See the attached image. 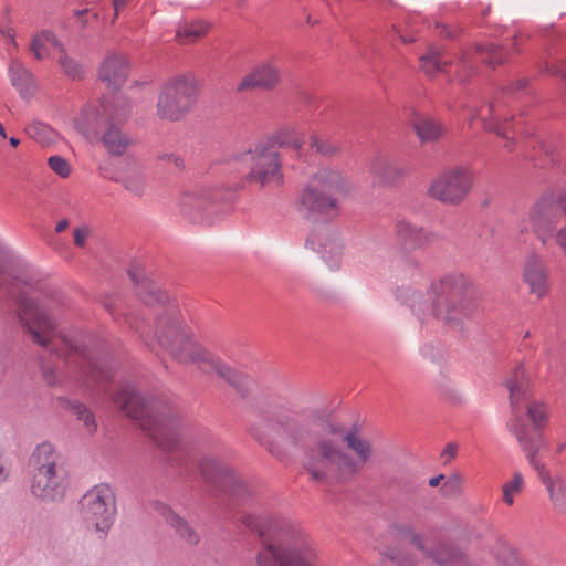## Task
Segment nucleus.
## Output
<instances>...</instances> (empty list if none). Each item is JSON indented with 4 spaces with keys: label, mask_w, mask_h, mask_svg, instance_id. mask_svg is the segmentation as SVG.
<instances>
[{
    "label": "nucleus",
    "mask_w": 566,
    "mask_h": 566,
    "mask_svg": "<svg viewBox=\"0 0 566 566\" xmlns=\"http://www.w3.org/2000/svg\"><path fill=\"white\" fill-rule=\"evenodd\" d=\"M396 298L411 308V311L423 321V314L427 308V302L423 300L422 293L411 286H400L395 292Z\"/></svg>",
    "instance_id": "nucleus-29"
},
{
    "label": "nucleus",
    "mask_w": 566,
    "mask_h": 566,
    "mask_svg": "<svg viewBox=\"0 0 566 566\" xmlns=\"http://www.w3.org/2000/svg\"><path fill=\"white\" fill-rule=\"evenodd\" d=\"M459 446L455 442L448 443L441 451V457L447 459H453L458 455Z\"/></svg>",
    "instance_id": "nucleus-51"
},
{
    "label": "nucleus",
    "mask_w": 566,
    "mask_h": 566,
    "mask_svg": "<svg viewBox=\"0 0 566 566\" xmlns=\"http://www.w3.org/2000/svg\"><path fill=\"white\" fill-rule=\"evenodd\" d=\"M48 165L61 178H66L71 174V166L62 156L55 155L49 157Z\"/></svg>",
    "instance_id": "nucleus-44"
},
{
    "label": "nucleus",
    "mask_w": 566,
    "mask_h": 566,
    "mask_svg": "<svg viewBox=\"0 0 566 566\" xmlns=\"http://www.w3.org/2000/svg\"><path fill=\"white\" fill-rule=\"evenodd\" d=\"M207 30L208 25L203 21L185 23L177 29L176 38L180 43H191L203 36Z\"/></svg>",
    "instance_id": "nucleus-35"
},
{
    "label": "nucleus",
    "mask_w": 566,
    "mask_h": 566,
    "mask_svg": "<svg viewBox=\"0 0 566 566\" xmlns=\"http://www.w3.org/2000/svg\"><path fill=\"white\" fill-rule=\"evenodd\" d=\"M49 48H57L60 51H63V44L52 31L48 30L33 36L30 44V50L38 60H42L46 56Z\"/></svg>",
    "instance_id": "nucleus-33"
},
{
    "label": "nucleus",
    "mask_w": 566,
    "mask_h": 566,
    "mask_svg": "<svg viewBox=\"0 0 566 566\" xmlns=\"http://www.w3.org/2000/svg\"><path fill=\"white\" fill-rule=\"evenodd\" d=\"M546 71L554 75L566 77V73L564 71H560L558 67H555V66H552L549 69L547 67Z\"/></svg>",
    "instance_id": "nucleus-60"
},
{
    "label": "nucleus",
    "mask_w": 566,
    "mask_h": 566,
    "mask_svg": "<svg viewBox=\"0 0 566 566\" xmlns=\"http://www.w3.org/2000/svg\"><path fill=\"white\" fill-rule=\"evenodd\" d=\"M25 134L41 145H48L55 138L54 130L42 122H31L24 128Z\"/></svg>",
    "instance_id": "nucleus-36"
},
{
    "label": "nucleus",
    "mask_w": 566,
    "mask_h": 566,
    "mask_svg": "<svg viewBox=\"0 0 566 566\" xmlns=\"http://www.w3.org/2000/svg\"><path fill=\"white\" fill-rule=\"evenodd\" d=\"M0 289L15 297L19 322L32 340L49 348L56 357H70L80 368V380L91 388L105 389L114 376L109 360L94 355L82 339L69 338L56 333L57 323L50 314L51 307L33 293H42V283L31 266L0 240Z\"/></svg>",
    "instance_id": "nucleus-1"
},
{
    "label": "nucleus",
    "mask_w": 566,
    "mask_h": 566,
    "mask_svg": "<svg viewBox=\"0 0 566 566\" xmlns=\"http://www.w3.org/2000/svg\"><path fill=\"white\" fill-rule=\"evenodd\" d=\"M9 143L12 147H17L20 144V140L17 137H10Z\"/></svg>",
    "instance_id": "nucleus-64"
},
{
    "label": "nucleus",
    "mask_w": 566,
    "mask_h": 566,
    "mask_svg": "<svg viewBox=\"0 0 566 566\" xmlns=\"http://www.w3.org/2000/svg\"><path fill=\"white\" fill-rule=\"evenodd\" d=\"M506 388L510 392V402L513 411V418L509 422V430L517 439L525 457L533 459L543 446V439L539 433L530 431L520 415L522 402L528 400V380L523 366H518L506 380Z\"/></svg>",
    "instance_id": "nucleus-10"
},
{
    "label": "nucleus",
    "mask_w": 566,
    "mask_h": 566,
    "mask_svg": "<svg viewBox=\"0 0 566 566\" xmlns=\"http://www.w3.org/2000/svg\"><path fill=\"white\" fill-rule=\"evenodd\" d=\"M1 33L8 39V41L14 43V34L11 28L4 27L1 29Z\"/></svg>",
    "instance_id": "nucleus-57"
},
{
    "label": "nucleus",
    "mask_w": 566,
    "mask_h": 566,
    "mask_svg": "<svg viewBox=\"0 0 566 566\" xmlns=\"http://www.w3.org/2000/svg\"><path fill=\"white\" fill-rule=\"evenodd\" d=\"M472 70V64L467 56H462L460 61L457 62V73L455 77L459 82H464L468 80Z\"/></svg>",
    "instance_id": "nucleus-48"
},
{
    "label": "nucleus",
    "mask_w": 566,
    "mask_h": 566,
    "mask_svg": "<svg viewBox=\"0 0 566 566\" xmlns=\"http://www.w3.org/2000/svg\"><path fill=\"white\" fill-rule=\"evenodd\" d=\"M368 170L379 182L395 184L408 174L409 168L378 154L370 160Z\"/></svg>",
    "instance_id": "nucleus-24"
},
{
    "label": "nucleus",
    "mask_w": 566,
    "mask_h": 566,
    "mask_svg": "<svg viewBox=\"0 0 566 566\" xmlns=\"http://www.w3.org/2000/svg\"><path fill=\"white\" fill-rule=\"evenodd\" d=\"M431 314L439 321L458 326L479 312V304L469 277L460 272L443 275L428 290Z\"/></svg>",
    "instance_id": "nucleus-7"
},
{
    "label": "nucleus",
    "mask_w": 566,
    "mask_h": 566,
    "mask_svg": "<svg viewBox=\"0 0 566 566\" xmlns=\"http://www.w3.org/2000/svg\"><path fill=\"white\" fill-rule=\"evenodd\" d=\"M318 252L322 259L331 270H338L343 259V245L338 238L329 237L324 243L319 244Z\"/></svg>",
    "instance_id": "nucleus-31"
},
{
    "label": "nucleus",
    "mask_w": 566,
    "mask_h": 566,
    "mask_svg": "<svg viewBox=\"0 0 566 566\" xmlns=\"http://www.w3.org/2000/svg\"><path fill=\"white\" fill-rule=\"evenodd\" d=\"M212 202L209 189L186 191L179 198L180 213L192 222H201L203 212Z\"/></svg>",
    "instance_id": "nucleus-23"
},
{
    "label": "nucleus",
    "mask_w": 566,
    "mask_h": 566,
    "mask_svg": "<svg viewBox=\"0 0 566 566\" xmlns=\"http://www.w3.org/2000/svg\"><path fill=\"white\" fill-rule=\"evenodd\" d=\"M527 83L526 78H518L515 83L499 92L486 106L490 118H486L482 111L475 115L483 120L485 129L492 130L496 135L507 138V125L506 123H501V117L503 116L502 109L509 104V101L521 96V93L526 90Z\"/></svg>",
    "instance_id": "nucleus-18"
},
{
    "label": "nucleus",
    "mask_w": 566,
    "mask_h": 566,
    "mask_svg": "<svg viewBox=\"0 0 566 566\" xmlns=\"http://www.w3.org/2000/svg\"><path fill=\"white\" fill-rule=\"evenodd\" d=\"M421 354L431 360H434L437 357L433 354V346L431 344H426L421 347Z\"/></svg>",
    "instance_id": "nucleus-55"
},
{
    "label": "nucleus",
    "mask_w": 566,
    "mask_h": 566,
    "mask_svg": "<svg viewBox=\"0 0 566 566\" xmlns=\"http://www.w3.org/2000/svg\"><path fill=\"white\" fill-rule=\"evenodd\" d=\"M526 410L534 429L539 430L547 423V408L543 402H530Z\"/></svg>",
    "instance_id": "nucleus-39"
},
{
    "label": "nucleus",
    "mask_w": 566,
    "mask_h": 566,
    "mask_svg": "<svg viewBox=\"0 0 566 566\" xmlns=\"http://www.w3.org/2000/svg\"><path fill=\"white\" fill-rule=\"evenodd\" d=\"M472 180L473 175L469 168L454 167L433 180L429 193L441 202L459 205L469 193Z\"/></svg>",
    "instance_id": "nucleus-16"
},
{
    "label": "nucleus",
    "mask_w": 566,
    "mask_h": 566,
    "mask_svg": "<svg viewBox=\"0 0 566 566\" xmlns=\"http://www.w3.org/2000/svg\"><path fill=\"white\" fill-rule=\"evenodd\" d=\"M199 471L208 484L237 501L251 495L248 484L222 462H200Z\"/></svg>",
    "instance_id": "nucleus-17"
},
{
    "label": "nucleus",
    "mask_w": 566,
    "mask_h": 566,
    "mask_svg": "<svg viewBox=\"0 0 566 566\" xmlns=\"http://www.w3.org/2000/svg\"><path fill=\"white\" fill-rule=\"evenodd\" d=\"M43 377H44L46 384L50 386L57 384V379L54 374V370L49 367H43Z\"/></svg>",
    "instance_id": "nucleus-52"
},
{
    "label": "nucleus",
    "mask_w": 566,
    "mask_h": 566,
    "mask_svg": "<svg viewBox=\"0 0 566 566\" xmlns=\"http://www.w3.org/2000/svg\"><path fill=\"white\" fill-rule=\"evenodd\" d=\"M306 244L312 245V248L316 250V242L313 234L307 239Z\"/></svg>",
    "instance_id": "nucleus-63"
},
{
    "label": "nucleus",
    "mask_w": 566,
    "mask_h": 566,
    "mask_svg": "<svg viewBox=\"0 0 566 566\" xmlns=\"http://www.w3.org/2000/svg\"><path fill=\"white\" fill-rule=\"evenodd\" d=\"M101 140L109 154L120 156L126 151L130 140L116 126L115 122L107 124V129L101 136Z\"/></svg>",
    "instance_id": "nucleus-28"
},
{
    "label": "nucleus",
    "mask_w": 566,
    "mask_h": 566,
    "mask_svg": "<svg viewBox=\"0 0 566 566\" xmlns=\"http://www.w3.org/2000/svg\"><path fill=\"white\" fill-rule=\"evenodd\" d=\"M396 234L406 249L420 248L431 241V233L424 228L402 219L396 223Z\"/></svg>",
    "instance_id": "nucleus-27"
},
{
    "label": "nucleus",
    "mask_w": 566,
    "mask_h": 566,
    "mask_svg": "<svg viewBox=\"0 0 566 566\" xmlns=\"http://www.w3.org/2000/svg\"><path fill=\"white\" fill-rule=\"evenodd\" d=\"M80 513L86 526L99 539H104L117 514L116 496L107 483H99L90 489L80 500Z\"/></svg>",
    "instance_id": "nucleus-11"
},
{
    "label": "nucleus",
    "mask_w": 566,
    "mask_h": 566,
    "mask_svg": "<svg viewBox=\"0 0 566 566\" xmlns=\"http://www.w3.org/2000/svg\"><path fill=\"white\" fill-rule=\"evenodd\" d=\"M444 478L443 474H440V475H437V476H433L429 480V485L432 486V488H436L439 485L440 481Z\"/></svg>",
    "instance_id": "nucleus-59"
},
{
    "label": "nucleus",
    "mask_w": 566,
    "mask_h": 566,
    "mask_svg": "<svg viewBox=\"0 0 566 566\" xmlns=\"http://www.w3.org/2000/svg\"><path fill=\"white\" fill-rule=\"evenodd\" d=\"M348 182L340 171L321 169L308 181L300 200V211L313 221H326L338 212L339 199L347 195Z\"/></svg>",
    "instance_id": "nucleus-8"
},
{
    "label": "nucleus",
    "mask_w": 566,
    "mask_h": 566,
    "mask_svg": "<svg viewBox=\"0 0 566 566\" xmlns=\"http://www.w3.org/2000/svg\"><path fill=\"white\" fill-rule=\"evenodd\" d=\"M128 274L136 284L138 297L144 303L149 306L163 305L161 311L157 313L158 317L153 337L144 333V318L133 314L125 316L126 323L138 333L147 347L155 349L158 346L168 352L179 363L195 364L205 373L216 371L238 391L244 392L248 390L249 378L222 363L199 343L191 329L181 321L178 306L170 302L166 292L161 291L156 282L146 276L144 270L130 269Z\"/></svg>",
    "instance_id": "nucleus-2"
},
{
    "label": "nucleus",
    "mask_w": 566,
    "mask_h": 566,
    "mask_svg": "<svg viewBox=\"0 0 566 566\" xmlns=\"http://www.w3.org/2000/svg\"><path fill=\"white\" fill-rule=\"evenodd\" d=\"M8 471L3 465L0 464V484L7 479Z\"/></svg>",
    "instance_id": "nucleus-61"
},
{
    "label": "nucleus",
    "mask_w": 566,
    "mask_h": 566,
    "mask_svg": "<svg viewBox=\"0 0 566 566\" xmlns=\"http://www.w3.org/2000/svg\"><path fill=\"white\" fill-rule=\"evenodd\" d=\"M127 2L128 0H112L115 10V15L119 13V11L126 6Z\"/></svg>",
    "instance_id": "nucleus-56"
},
{
    "label": "nucleus",
    "mask_w": 566,
    "mask_h": 566,
    "mask_svg": "<svg viewBox=\"0 0 566 566\" xmlns=\"http://www.w3.org/2000/svg\"><path fill=\"white\" fill-rule=\"evenodd\" d=\"M72 412L77 417L78 420L84 422L85 428L88 432L96 430V421L94 415L81 402L73 401L70 403Z\"/></svg>",
    "instance_id": "nucleus-41"
},
{
    "label": "nucleus",
    "mask_w": 566,
    "mask_h": 566,
    "mask_svg": "<svg viewBox=\"0 0 566 566\" xmlns=\"http://www.w3.org/2000/svg\"><path fill=\"white\" fill-rule=\"evenodd\" d=\"M279 144H280V145H289V146H291V147H293V148H295V149H301V148H302V146H303V139H302V137H300V136L297 135V136H295V137L293 138V140H291V142H287V140H280V142H279Z\"/></svg>",
    "instance_id": "nucleus-53"
},
{
    "label": "nucleus",
    "mask_w": 566,
    "mask_h": 566,
    "mask_svg": "<svg viewBox=\"0 0 566 566\" xmlns=\"http://www.w3.org/2000/svg\"><path fill=\"white\" fill-rule=\"evenodd\" d=\"M128 114L125 102L116 98L113 102L104 99L98 106L84 107L74 118L76 130L87 140L99 138L101 128L109 122H119Z\"/></svg>",
    "instance_id": "nucleus-14"
},
{
    "label": "nucleus",
    "mask_w": 566,
    "mask_h": 566,
    "mask_svg": "<svg viewBox=\"0 0 566 566\" xmlns=\"http://www.w3.org/2000/svg\"><path fill=\"white\" fill-rule=\"evenodd\" d=\"M59 64L64 74L73 80L81 78L84 74V67L74 59L70 57L65 51H60Z\"/></svg>",
    "instance_id": "nucleus-40"
},
{
    "label": "nucleus",
    "mask_w": 566,
    "mask_h": 566,
    "mask_svg": "<svg viewBox=\"0 0 566 566\" xmlns=\"http://www.w3.org/2000/svg\"><path fill=\"white\" fill-rule=\"evenodd\" d=\"M129 72V64L125 56L116 53L108 54L101 64L99 78L109 87L117 90L125 82Z\"/></svg>",
    "instance_id": "nucleus-25"
},
{
    "label": "nucleus",
    "mask_w": 566,
    "mask_h": 566,
    "mask_svg": "<svg viewBox=\"0 0 566 566\" xmlns=\"http://www.w3.org/2000/svg\"><path fill=\"white\" fill-rule=\"evenodd\" d=\"M476 52L481 55L483 62L493 67L503 63L507 57V50L493 43L478 45Z\"/></svg>",
    "instance_id": "nucleus-37"
},
{
    "label": "nucleus",
    "mask_w": 566,
    "mask_h": 566,
    "mask_svg": "<svg viewBox=\"0 0 566 566\" xmlns=\"http://www.w3.org/2000/svg\"><path fill=\"white\" fill-rule=\"evenodd\" d=\"M9 76L12 85L23 94L29 86L31 73L19 61H12L9 66Z\"/></svg>",
    "instance_id": "nucleus-38"
},
{
    "label": "nucleus",
    "mask_w": 566,
    "mask_h": 566,
    "mask_svg": "<svg viewBox=\"0 0 566 566\" xmlns=\"http://www.w3.org/2000/svg\"><path fill=\"white\" fill-rule=\"evenodd\" d=\"M123 186L135 195H140L144 191L145 181L139 172H134L119 180Z\"/></svg>",
    "instance_id": "nucleus-45"
},
{
    "label": "nucleus",
    "mask_w": 566,
    "mask_h": 566,
    "mask_svg": "<svg viewBox=\"0 0 566 566\" xmlns=\"http://www.w3.org/2000/svg\"><path fill=\"white\" fill-rule=\"evenodd\" d=\"M197 83L191 76L178 75L168 80L157 99V115L161 119L178 122L196 105Z\"/></svg>",
    "instance_id": "nucleus-12"
},
{
    "label": "nucleus",
    "mask_w": 566,
    "mask_h": 566,
    "mask_svg": "<svg viewBox=\"0 0 566 566\" xmlns=\"http://www.w3.org/2000/svg\"><path fill=\"white\" fill-rule=\"evenodd\" d=\"M344 428L317 409L298 411L287 403L259 410L252 434L264 441L269 432L282 433L286 444L311 460H345Z\"/></svg>",
    "instance_id": "nucleus-3"
},
{
    "label": "nucleus",
    "mask_w": 566,
    "mask_h": 566,
    "mask_svg": "<svg viewBox=\"0 0 566 566\" xmlns=\"http://www.w3.org/2000/svg\"><path fill=\"white\" fill-rule=\"evenodd\" d=\"M90 234V229L86 226H81L74 229L73 239L75 245L83 248L85 245L86 239Z\"/></svg>",
    "instance_id": "nucleus-49"
},
{
    "label": "nucleus",
    "mask_w": 566,
    "mask_h": 566,
    "mask_svg": "<svg viewBox=\"0 0 566 566\" xmlns=\"http://www.w3.org/2000/svg\"><path fill=\"white\" fill-rule=\"evenodd\" d=\"M114 403L138 423L154 444L165 452H193L210 457L212 439L187 441L180 412L165 400L145 397L130 384L113 396Z\"/></svg>",
    "instance_id": "nucleus-4"
},
{
    "label": "nucleus",
    "mask_w": 566,
    "mask_h": 566,
    "mask_svg": "<svg viewBox=\"0 0 566 566\" xmlns=\"http://www.w3.org/2000/svg\"><path fill=\"white\" fill-rule=\"evenodd\" d=\"M357 462H305L304 471L313 481L333 483L346 479L357 469Z\"/></svg>",
    "instance_id": "nucleus-21"
},
{
    "label": "nucleus",
    "mask_w": 566,
    "mask_h": 566,
    "mask_svg": "<svg viewBox=\"0 0 566 566\" xmlns=\"http://www.w3.org/2000/svg\"><path fill=\"white\" fill-rule=\"evenodd\" d=\"M518 36H520V34H515V35L513 36L512 48H513V51H514V52H518V51H520V49H518V42H517V41H518Z\"/></svg>",
    "instance_id": "nucleus-62"
},
{
    "label": "nucleus",
    "mask_w": 566,
    "mask_h": 566,
    "mask_svg": "<svg viewBox=\"0 0 566 566\" xmlns=\"http://www.w3.org/2000/svg\"><path fill=\"white\" fill-rule=\"evenodd\" d=\"M523 476L520 473H515L513 479L503 485V501L512 505L514 503L513 494L518 493L523 485Z\"/></svg>",
    "instance_id": "nucleus-42"
},
{
    "label": "nucleus",
    "mask_w": 566,
    "mask_h": 566,
    "mask_svg": "<svg viewBox=\"0 0 566 566\" xmlns=\"http://www.w3.org/2000/svg\"><path fill=\"white\" fill-rule=\"evenodd\" d=\"M535 470L549 494V499L559 511L566 513V482L558 473L546 468L543 462H535Z\"/></svg>",
    "instance_id": "nucleus-26"
},
{
    "label": "nucleus",
    "mask_w": 566,
    "mask_h": 566,
    "mask_svg": "<svg viewBox=\"0 0 566 566\" xmlns=\"http://www.w3.org/2000/svg\"><path fill=\"white\" fill-rule=\"evenodd\" d=\"M310 146L316 153L324 156L334 155L339 150V147L337 145L331 144L327 140H322L315 135L311 136Z\"/></svg>",
    "instance_id": "nucleus-46"
},
{
    "label": "nucleus",
    "mask_w": 566,
    "mask_h": 566,
    "mask_svg": "<svg viewBox=\"0 0 566 566\" xmlns=\"http://www.w3.org/2000/svg\"><path fill=\"white\" fill-rule=\"evenodd\" d=\"M55 455V448L51 442L44 441L36 446L32 452L31 460H48Z\"/></svg>",
    "instance_id": "nucleus-47"
},
{
    "label": "nucleus",
    "mask_w": 566,
    "mask_h": 566,
    "mask_svg": "<svg viewBox=\"0 0 566 566\" xmlns=\"http://www.w3.org/2000/svg\"><path fill=\"white\" fill-rule=\"evenodd\" d=\"M150 509L160 515L166 525L172 530L176 538L187 546L193 547L200 543V533L186 517L178 514L170 505L159 500L149 503Z\"/></svg>",
    "instance_id": "nucleus-19"
},
{
    "label": "nucleus",
    "mask_w": 566,
    "mask_h": 566,
    "mask_svg": "<svg viewBox=\"0 0 566 566\" xmlns=\"http://www.w3.org/2000/svg\"><path fill=\"white\" fill-rule=\"evenodd\" d=\"M413 128L421 143H432L438 140L442 133V126L430 117H420L415 120Z\"/></svg>",
    "instance_id": "nucleus-32"
},
{
    "label": "nucleus",
    "mask_w": 566,
    "mask_h": 566,
    "mask_svg": "<svg viewBox=\"0 0 566 566\" xmlns=\"http://www.w3.org/2000/svg\"><path fill=\"white\" fill-rule=\"evenodd\" d=\"M67 224H69V222H67V220H65V219H63V220L59 221V222L56 223V226H55V231H56L57 233L63 232V231L67 228Z\"/></svg>",
    "instance_id": "nucleus-58"
},
{
    "label": "nucleus",
    "mask_w": 566,
    "mask_h": 566,
    "mask_svg": "<svg viewBox=\"0 0 566 566\" xmlns=\"http://www.w3.org/2000/svg\"><path fill=\"white\" fill-rule=\"evenodd\" d=\"M244 158L252 161L249 172L251 180L256 181L261 186L271 182L282 184L281 161L274 142L258 144L253 150L244 154Z\"/></svg>",
    "instance_id": "nucleus-15"
},
{
    "label": "nucleus",
    "mask_w": 566,
    "mask_h": 566,
    "mask_svg": "<svg viewBox=\"0 0 566 566\" xmlns=\"http://www.w3.org/2000/svg\"><path fill=\"white\" fill-rule=\"evenodd\" d=\"M279 81V69L272 62H263L241 80L238 91L243 92L253 88L272 90Z\"/></svg>",
    "instance_id": "nucleus-22"
},
{
    "label": "nucleus",
    "mask_w": 566,
    "mask_h": 566,
    "mask_svg": "<svg viewBox=\"0 0 566 566\" xmlns=\"http://www.w3.org/2000/svg\"><path fill=\"white\" fill-rule=\"evenodd\" d=\"M527 226L544 245L555 238L566 256V188L558 199L553 195L543 196L533 207L521 233L527 230Z\"/></svg>",
    "instance_id": "nucleus-9"
},
{
    "label": "nucleus",
    "mask_w": 566,
    "mask_h": 566,
    "mask_svg": "<svg viewBox=\"0 0 566 566\" xmlns=\"http://www.w3.org/2000/svg\"><path fill=\"white\" fill-rule=\"evenodd\" d=\"M159 159L171 161L179 169L185 167L184 159L179 155H176V154L165 153L159 156Z\"/></svg>",
    "instance_id": "nucleus-50"
},
{
    "label": "nucleus",
    "mask_w": 566,
    "mask_h": 566,
    "mask_svg": "<svg viewBox=\"0 0 566 566\" xmlns=\"http://www.w3.org/2000/svg\"><path fill=\"white\" fill-rule=\"evenodd\" d=\"M497 560L503 566H526L524 560L517 555L516 551L510 546H503L497 553Z\"/></svg>",
    "instance_id": "nucleus-43"
},
{
    "label": "nucleus",
    "mask_w": 566,
    "mask_h": 566,
    "mask_svg": "<svg viewBox=\"0 0 566 566\" xmlns=\"http://www.w3.org/2000/svg\"><path fill=\"white\" fill-rule=\"evenodd\" d=\"M437 27L440 29V33L443 36L449 38V39H454L457 36L458 32L451 30L448 25H446V24H437Z\"/></svg>",
    "instance_id": "nucleus-54"
},
{
    "label": "nucleus",
    "mask_w": 566,
    "mask_h": 566,
    "mask_svg": "<svg viewBox=\"0 0 566 566\" xmlns=\"http://www.w3.org/2000/svg\"><path fill=\"white\" fill-rule=\"evenodd\" d=\"M343 443L355 452L359 460H369L373 455L370 442L359 434V429L353 427L349 430H343Z\"/></svg>",
    "instance_id": "nucleus-30"
},
{
    "label": "nucleus",
    "mask_w": 566,
    "mask_h": 566,
    "mask_svg": "<svg viewBox=\"0 0 566 566\" xmlns=\"http://www.w3.org/2000/svg\"><path fill=\"white\" fill-rule=\"evenodd\" d=\"M389 534L391 543L379 548V553L394 566H416L418 559L407 546L420 551L428 566H474L469 556L455 544L444 541L428 543L410 526L395 525Z\"/></svg>",
    "instance_id": "nucleus-6"
},
{
    "label": "nucleus",
    "mask_w": 566,
    "mask_h": 566,
    "mask_svg": "<svg viewBox=\"0 0 566 566\" xmlns=\"http://www.w3.org/2000/svg\"><path fill=\"white\" fill-rule=\"evenodd\" d=\"M30 493L43 503H56L65 494L69 469L65 462H34L30 468Z\"/></svg>",
    "instance_id": "nucleus-13"
},
{
    "label": "nucleus",
    "mask_w": 566,
    "mask_h": 566,
    "mask_svg": "<svg viewBox=\"0 0 566 566\" xmlns=\"http://www.w3.org/2000/svg\"><path fill=\"white\" fill-rule=\"evenodd\" d=\"M243 524L262 542V547L248 566H313L312 552L296 527L254 516H245Z\"/></svg>",
    "instance_id": "nucleus-5"
},
{
    "label": "nucleus",
    "mask_w": 566,
    "mask_h": 566,
    "mask_svg": "<svg viewBox=\"0 0 566 566\" xmlns=\"http://www.w3.org/2000/svg\"><path fill=\"white\" fill-rule=\"evenodd\" d=\"M449 63L450 61L446 57L444 53L434 48L429 49L427 54L420 57L421 69L430 76H433L440 72H447V66Z\"/></svg>",
    "instance_id": "nucleus-34"
},
{
    "label": "nucleus",
    "mask_w": 566,
    "mask_h": 566,
    "mask_svg": "<svg viewBox=\"0 0 566 566\" xmlns=\"http://www.w3.org/2000/svg\"><path fill=\"white\" fill-rule=\"evenodd\" d=\"M523 282L527 285L531 295L544 298L549 291V271L542 258L532 253L527 256L523 268Z\"/></svg>",
    "instance_id": "nucleus-20"
}]
</instances>
